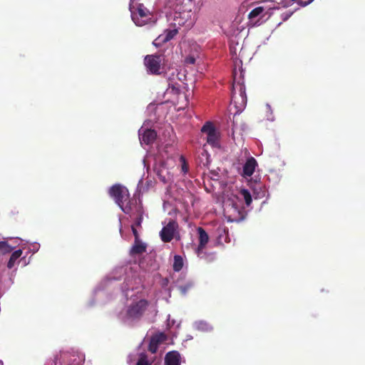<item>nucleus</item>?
Segmentation results:
<instances>
[{"label":"nucleus","mask_w":365,"mask_h":365,"mask_svg":"<svg viewBox=\"0 0 365 365\" xmlns=\"http://www.w3.org/2000/svg\"><path fill=\"white\" fill-rule=\"evenodd\" d=\"M182 170H185V172H186V171H187V169L185 168V166H182Z\"/></svg>","instance_id":"nucleus-30"},{"label":"nucleus","mask_w":365,"mask_h":365,"mask_svg":"<svg viewBox=\"0 0 365 365\" xmlns=\"http://www.w3.org/2000/svg\"><path fill=\"white\" fill-rule=\"evenodd\" d=\"M167 94H172L174 96H177L180 93V85L178 83H168V87L165 92Z\"/></svg>","instance_id":"nucleus-20"},{"label":"nucleus","mask_w":365,"mask_h":365,"mask_svg":"<svg viewBox=\"0 0 365 365\" xmlns=\"http://www.w3.org/2000/svg\"><path fill=\"white\" fill-rule=\"evenodd\" d=\"M312 1V0H309L308 2H305L302 4V6H305L307 5H308V4L311 3Z\"/></svg>","instance_id":"nucleus-29"},{"label":"nucleus","mask_w":365,"mask_h":365,"mask_svg":"<svg viewBox=\"0 0 365 365\" xmlns=\"http://www.w3.org/2000/svg\"><path fill=\"white\" fill-rule=\"evenodd\" d=\"M109 195L114 199L118 205H121L123 202H125L128 198V190L118 184L114 185L110 188Z\"/></svg>","instance_id":"nucleus-6"},{"label":"nucleus","mask_w":365,"mask_h":365,"mask_svg":"<svg viewBox=\"0 0 365 365\" xmlns=\"http://www.w3.org/2000/svg\"><path fill=\"white\" fill-rule=\"evenodd\" d=\"M167 339V336L163 332H160L151 336L148 345V351L152 354H155L160 344Z\"/></svg>","instance_id":"nucleus-8"},{"label":"nucleus","mask_w":365,"mask_h":365,"mask_svg":"<svg viewBox=\"0 0 365 365\" xmlns=\"http://www.w3.org/2000/svg\"><path fill=\"white\" fill-rule=\"evenodd\" d=\"M143 209L141 206H135V212H133L134 216L130 217L133 220V224L132 225H135V227H141V224L143 219Z\"/></svg>","instance_id":"nucleus-14"},{"label":"nucleus","mask_w":365,"mask_h":365,"mask_svg":"<svg viewBox=\"0 0 365 365\" xmlns=\"http://www.w3.org/2000/svg\"><path fill=\"white\" fill-rule=\"evenodd\" d=\"M201 132L207 135V143L214 148H220V133L211 122H207L201 128Z\"/></svg>","instance_id":"nucleus-3"},{"label":"nucleus","mask_w":365,"mask_h":365,"mask_svg":"<svg viewBox=\"0 0 365 365\" xmlns=\"http://www.w3.org/2000/svg\"><path fill=\"white\" fill-rule=\"evenodd\" d=\"M13 250V247L6 241H0V253L6 255L10 253Z\"/></svg>","instance_id":"nucleus-22"},{"label":"nucleus","mask_w":365,"mask_h":365,"mask_svg":"<svg viewBox=\"0 0 365 365\" xmlns=\"http://www.w3.org/2000/svg\"><path fill=\"white\" fill-rule=\"evenodd\" d=\"M264 9L263 6H258L252 9L248 14V18L250 19H252L259 16L263 11Z\"/></svg>","instance_id":"nucleus-23"},{"label":"nucleus","mask_w":365,"mask_h":365,"mask_svg":"<svg viewBox=\"0 0 365 365\" xmlns=\"http://www.w3.org/2000/svg\"><path fill=\"white\" fill-rule=\"evenodd\" d=\"M197 230L199 235V245L197 247V253L199 254L207 244L209 241V236L206 231L201 227H199Z\"/></svg>","instance_id":"nucleus-13"},{"label":"nucleus","mask_w":365,"mask_h":365,"mask_svg":"<svg viewBox=\"0 0 365 365\" xmlns=\"http://www.w3.org/2000/svg\"><path fill=\"white\" fill-rule=\"evenodd\" d=\"M135 0H130V2L134 3Z\"/></svg>","instance_id":"nucleus-31"},{"label":"nucleus","mask_w":365,"mask_h":365,"mask_svg":"<svg viewBox=\"0 0 365 365\" xmlns=\"http://www.w3.org/2000/svg\"><path fill=\"white\" fill-rule=\"evenodd\" d=\"M125 202H123L121 205H118V206L120 207L122 211L130 215V217H133L135 215L133 212H135V206H140L139 205H137L136 203L132 202L130 200H129L126 205H124Z\"/></svg>","instance_id":"nucleus-16"},{"label":"nucleus","mask_w":365,"mask_h":365,"mask_svg":"<svg viewBox=\"0 0 365 365\" xmlns=\"http://www.w3.org/2000/svg\"><path fill=\"white\" fill-rule=\"evenodd\" d=\"M195 327L201 331L208 332L212 330V327L205 321H200L196 322Z\"/></svg>","instance_id":"nucleus-19"},{"label":"nucleus","mask_w":365,"mask_h":365,"mask_svg":"<svg viewBox=\"0 0 365 365\" xmlns=\"http://www.w3.org/2000/svg\"><path fill=\"white\" fill-rule=\"evenodd\" d=\"M178 228V225L175 220H170L160 232L161 240L164 242H170L174 237L175 233Z\"/></svg>","instance_id":"nucleus-7"},{"label":"nucleus","mask_w":365,"mask_h":365,"mask_svg":"<svg viewBox=\"0 0 365 365\" xmlns=\"http://www.w3.org/2000/svg\"><path fill=\"white\" fill-rule=\"evenodd\" d=\"M187 288H188V286H187V287H180V289H181L183 292H185Z\"/></svg>","instance_id":"nucleus-28"},{"label":"nucleus","mask_w":365,"mask_h":365,"mask_svg":"<svg viewBox=\"0 0 365 365\" xmlns=\"http://www.w3.org/2000/svg\"><path fill=\"white\" fill-rule=\"evenodd\" d=\"M147 246L140 240L134 241V244L130 250L131 255H140L146 252Z\"/></svg>","instance_id":"nucleus-15"},{"label":"nucleus","mask_w":365,"mask_h":365,"mask_svg":"<svg viewBox=\"0 0 365 365\" xmlns=\"http://www.w3.org/2000/svg\"><path fill=\"white\" fill-rule=\"evenodd\" d=\"M181 356L178 351H171L165 356V365H180Z\"/></svg>","instance_id":"nucleus-12"},{"label":"nucleus","mask_w":365,"mask_h":365,"mask_svg":"<svg viewBox=\"0 0 365 365\" xmlns=\"http://www.w3.org/2000/svg\"><path fill=\"white\" fill-rule=\"evenodd\" d=\"M58 359H59V354H56V355L53 356V363H54V365H57Z\"/></svg>","instance_id":"nucleus-27"},{"label":"nucleus","mask_w":365,"mask_h":365,"mask_svg":"<svg viewBox=\"0 0 365 365\" xmlns=\"http://www.w3.org/2000/svg\"><path fill=\"white\" fill-rule=\"evenodd\" d=\"M148 306V301L140 299L132 303L127 309V316L130 319H140Z\"/></svg>","instance_id":"nucleus-4"},{"label":"nucleus","mask_w":365,"mask_h":365,"mask_svg":"<svg viewBox=\"0 0 365 365\" xmlns=\"http://www.w3.org/2000/svg\"><path fill=\"white\" fill-rule=\"evenodd\" d=\"M23 254V251L21 249H19L17 250H15L10 256V258L9 259V262L7 263V267L9 269H11L14 267L16 262L19 260V259L21 257V256Z\"/></svg>","instance_id":"nucleus-17"},{"label":"nucleus","mask_w":365,"mask_h":365,"mask_svg":"<svg viewBox=\"0 0 365 365\" xmlns=\"http://www.w3.org/2000/svg\"><path fill=\"white\" fill-rule=\"evenodd\" d=\"M136 365H150V364L147 359V356L145 354H141Z\"/></svg>","instance_id":"nucleus-24"},{"label":"nucleus","mask_w":365,"mask_h":365,"mask_svg":"<svg viewBox=\"0 0 365 365\" xmlns=\"http://www.w3.org/2000/svg\"><path fill=\"white\" fill-rule=\"evenodd\" d=\"M178 31L177 29H167L165 31L163 35H160L153 42L157 46L161 43H165L169 41L178 34Z\"/></svg>","instance_id":"nucleus-11"},{"label":"nucleus","mask_w":365,"mask_h":365,"mask_svg":"<svg viewBox=\"0 0 365 365\" xmlns=\"http://www.w3.org/2000/svg\"><path fill=\"white\" fill-rule=\"evenodd\" d=\"M247 206H250L252 202V197L250 191L247 189H242L240 192Z\"/></svg>","instance_id":"nucleus-21"},{"label":"nucleus","mask_w":365,"mask_h":365,"mask_svg":"<svg viewBox=\"0 0 365 365\" xmlns=\"http://www.w3.org/2000/svg\"><path fill=\"white\" fill-rule=\"evenodd\" d=\"M185 62L186 64H194L195 63V58L193 56H188L185 58Z\"/></svg>","instance_id":"nucleus-26"},{"label":"nucleus","mask_w":365,"mask_h":365,"mask_svg":"<svg viewBox=\"0 0 365 365\" xmlns=\"http://www.w3.org/2000/svg\"><path fill=\"white\" fill-rule=\"evenodd\" d=\"M184 265L183 259L180 255L174 256V262L173 264V269L175 272H180Z\"/></svg>","instance_id":"nucleus-18"},{"label":"nucleus","mask_w":365,"mask_h":365,"mask_svg":"<svg viewBox=\"0 0 365 365\" xmlns=\"http://www.w3.org/2000/svg\"><path fill=\"white\" fill-rule=\"evenodd\" d=\"M257 162L253 157H250L243 166L242 175L244 177H250L254 173Z\"/></svg>","instance_id":"nucleus-10"},{"label":"nucleus","mask_w":365,"mask_h":365,"mask_svg":"<svg viewBox=\"0 0 365 365\" xmlns=\"http://www.w3.org/2000/svg\"><path fill=\"white\" fill-rule=\"evenodd\" d=\"M157 133L155 130L153 129H145L142 133L141 130H139V139L141 143H144L145 145H150L154 143L156 139Z\"/></svg>","instance_id":"nucleus-9"},{"label":"nucleus","mask_w":365,"mask_h":365,"mask_svg":"<svg viewBox=\"0 0 365 365\" xmlns=\"http://www.w3.org/2000/svg\"><path fill=\"white\" fill-rule=\"evenodd\" d=\"M130 2L129 6L132 20L138 26L145 25L151 19V12L143 4H138L136 6Z\"/></svg>","instance_id":"nucleus-2"},{"label":"nucleus","mask_w":365,"mask_h":365,"mask_svg":"<svg viewBox=\"0 0 365 365\" xmlns=\"http://www.w3.org/2000/svg\"><path fill=\"white\" fill-rule=\"evenodd\" d=\"M131 230H132V232L135 237V241H138L140 240V235L138 234V232L137 230V228L135 227V225H131Z\"/></svg>","instance_id":"nucleus-25"},{"label":"nucleus","mask_w":365,"mask_h":365,"mask_svg":"<svg viewBox=\"0 0 365 365\" xmlns=\"http://www.w3.org/2000/svg\"><path fill=\"white\" fill-rule=\"evenodd\" d=\"M161 61L160 55H147L144 59V63L148 71L153 75L160 73Z\"/></svg>","instance_id":"nucleus-5"},{"label":"nucleus","mask_w":365,"mask_h":365,"mask_svg":"<svg viewBox=\"0 0 365 365\" xmlns=\"http://www.w3.org/2000/svg\"><path fill=\"white\" fill-rule=\"evenodd\" d=\"M247 101L243 69L240 68L239 72H237L236 68H235L231 91V102L234 104L237 112H239L245 108Z\"/></svg>","instance_id":"nucleus-1"}]
</instances>
